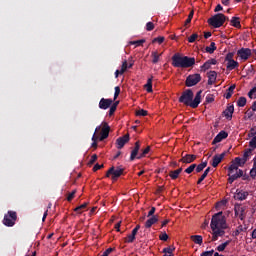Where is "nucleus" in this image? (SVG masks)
Listing matches in <instances>:
<instances>
[{"mask_svg": "<svg viewBox=\"0 0 256 256\" xmlns=\"http://www.w3.org/2000/svg\"><path fill=\"white\" fill-rule=\"evenodd\" d=\"M227 218L223 215V212H218L212 216L210 228L212 230L211 241H217L219 237L225 235V229H227Z\"/></svg>", "mask_w": 256, "mask_h": 256, "instance_id": "nucleus-1", "label": "nucleus"}, {"mask_svg": "<svg viewBox=\"0 0 256 256\" xmlns=\"http://www.w3.org/2000/svg\"><path fill=\"white\" fill-rule=\"evenodd\" d=\"M172 65L180 69H189V67H193V65H195V58L175 53L172 56Z\"/></svg>", "mask_w": 256, "mask_h": 256, "instance_id": "nucleus-2", "label": "nucleus"}, {"mask_svg": "<svg viewBox=\"0 0 256 256\" xmlns=\"http://www.w3.org/2000/svg\"><path fill=\"white\" fill-rule=\"evenodd\" d=\"M225 21H227V16L223 13H218L208 19V24L214 29H219V27H223Z\"/></svg>", "mask_w": 256, "mask_h": 256, "instance_id": "nucleus-3", "label": "nucleus"}, {"mask_svg": "<svg viewBox=\"0 0 256 256\" xmlns=\"http://www.w3.org/2000/svg\"><path fill=\"white\" fill-rule=\"evenodd\" d=\"M179 103H183L186 107L197 109V107H199V103H201V97H180Z\"/></svg>", "mask_w": 256, "mask_h": 256, "instance_id": "nucleus-4", "label": "nucleus"}, {"mask_svg": "<svg viewBox=\"0 0 256 256\" xmlns=\"http://www.w3.org/2000/svg\"><path fill=\"white\" fill-rule=\"evenodd\" d=\"M17 222V212L15 211H8L3 218V225H5L6 227H13L15 226V223Z\"/></svg>", "mask_w": 256, "mask_h": 256, "instance_id": "nucleus-5", "label": "nucleus"}, {"mask_svg": "<svg viewBox=\"0 0 256 256\" xmlns=\"http://www.w3.org/2000/svg\"><path fill=\"white\" fill-rule=\"evenodd\" d=\"M125 169L118 167L115 169V167H111L107 173H106V177H111L112 181H117V179H119L121 177V175H123ZM112 175V176H111Z\"/></svg>", "mask_w": 256, "mask_h": 256, "instance_id": "nucleus-6", "label": "nucleus"}, {"mask_svg": "<svg viewBox=\"0 0 256 256\" xmlns=\"http://www.w3.org/2000/svg\"><path fill=\"white\" fill-rule=\"evenodd\" d=\"M111 130V128L109 127V124H107V122H104L101 126H98L96 128V133L100 132V137L98 136V140L99 141H104V139H107V137H109V131Z\"/></svg>", "mask_w": 256, "mask_h": 256, "instance_id": "nucleus-7", "label": "nucleus"}, {"mask_svg": "<svg viewBox=\"0 0 256 256\" xmlns=\"http://www.w3.org/2000/svg\"><path fill=\"white\" fill-rule=\"evenodd\" d=\"M201 81V74H192L186 78V87H193Z\"/></svg>", "mask_w": 256, "mask_h": 256, "instance_id": "nucleus-8", "label": "nucleus"}, {"mask_svg": "<svg viewBox=\"0 0 256 256\" xmlns=\"http://www.w3.org/2000/svg\"><path fill=\"white\" fill-rule=\"evenodd\" d=\"M234 211H235V215L236 217H239L241 219V221H243V219H245V215H247L246 211L247 208L241 204H236L234 206Z\"/></svg>", "mask_w": 256, "mask_h": 256, "instance_id": "nucleus-9", "label": "nucleus"}, {"mask_svg": "<svg viewBox=\"0 0 256 256\" xmlns=\"http://www.w3.org/2000/svg\"><path fill=\"white\" fill-rule=\"evenodd\" d=\"M238 57L243 61H247L251 57V49L249 48H241L237 51Z\"/></svg>", "mask_w": 256, "mask_h": 256, "instance_id": "nucleus-10", "label": "nucleus"}, {"mask_svg": "<svg viewBox=\"0 0 256 256\" xmlns=\"http://www.w3.org/2000/svg\"><path fill=\"white\" fill-rule=\"evenodd\" d=\"M126 143H129V134H125L116 140L117 149H123Z\"/></svg>", "mask_w": 256, "mask_h": 256, "instance_id": "nucleus-11", "label": "nucleus"}, {"mask_svg": "<svg viewBox=\"0 0 256 256\" xmlns=\"http://www.w3.org/2000/svg\"><path fill=\"white\" fill-rule=\"evenodd\" d=\"M229 137V134L225 131H220L218 135L213 139L212 145H217V143H221L223 139H227Z\"/></svg>", "mask_w": 256, "mask_h": 256, "instance_id": "nucleus-12", "label": "nucleus"}, {"mask_svg": "<svg viewBox=\"0 0 256 256\" xmlns=\"http://www.w3.org/2000/svg\"><path fill=\"white\" fill-rule=\"evenodd\" d=\"M223 159H225V152L222 154H216L213 158H212V167H218L219 163H221V161H223Z\"/></svg>", "mask_w": 256, "mask_h": 256, "instance_id": "nucleus-13", "label": "nucleus"}, {"mask_svg": "<svg viewBox=\"0 0 256 256\" xmlns=\"http://www.w3.org/2000/svg\"><path fill=\"white\" fill-rule=\"evenodd\" d=\"M229 178H228V183H233L236 181V179H239V177H243V170H239L238 172H229Z\"/></svg>", "mask_w": 256, "mask_h": 256, "instance_id": "nucleus-14", "label": "nucleus"}, {"mask_svg": "<svg viewBox=\"0 0 256 256\" xmlns=\"http://www.w3.org/2000/svg\"><path fill=\"white\" fill-rule=\"evenodd\" d=\"M139 149H141V144L139 143V141H137L135 142L134 149L131 152L130 161H135V159H137V155L139 154Z\"/></svg>", "mask_w": 256, "mask_h": 256, "instance_id": "nucleus-15", "label": "nucleus"}, {"mask_svg": "<svg viewBox=\"0 0 256 256\" xmlns=\"http://www.w3.org/2000/svg\"><path fill=\"white\" fill-rule=\"evenodd\" d=\"M249 193L245 192V191H237L234 194V199H236V201H245V199H247Z\"/></svg>", "mask_w": 256, "mask_h": 256, "instance_id": "nucleus-16", "label": "nucleus"}, {"mask_svg": "<svg viewBox=\"0 0 256 256\" xmlns=\"http://www.w3.org/2000/svg\"><path fill=\"white\" fill-rule=\"evenodd\" d=\"M110 105H113V100L112 99L102 98L100 100V103H99L100 109H109Z\"/></svg>", "mask_w": 256, "mask_h": 256, "instance_id": "nucleus-17", "label": "nucleus"}, {"mask_svg": "<svg viewBox=\"0 0 256 256\" xmlns=\"http://www.w3.org/2000/svg\"><path fill=\"white\" fill-rule=\"evenodd\" d=\"M197 159V155L194 154H186L183 156L180 161L181 163H193Z\"/></svg>", "mask_w": 256, "mask_h": 256, "instance_id": "nucleus-18", "label": "nucleus"}, {"mask_svg": "<svg viewBox=\"0 0 256 256\" xmlns=\"http://www.w3.org/2000/svg\"><path fill=\"white\" fill-rule=\"evenodd\" d=\"M157 221H159V219L157 218V216H152L150 219H148L145 222V227L146 229H151V227H153V225H155V223H157Z\"/></svg>", "mask_w": 256, "mask_h": 256, "instance_id": "nucleus-19", "label": "nucleus"}, {"mask_svg": "<svg viewBox=\"0 0 256 256\" xmlns=\"http://www.w3.org/2000/svg\"><path fill=\"white\" fill-rule=\"evenodd\" d=\"M217 81V72L216 71H210L208 73V85H213Z\"/></svg>", "mask_w": 256, "mask_h": 256, "instance_id": "nucleus-20", "label": "nucleus"}, {"mask_svg": "<svg viewBox=\"0 0 256 256\" xmlns=\"http://www.w3.org/2000/svg\"><path fill=\"white\" fill-rule=\"evenodd\" d=\"M230 24L232 25V27H236V29H241V18L239 17H232V19L230 20Z\"/></svg>", "mask_w": 256, "mask_h": 256, "instance_id": "nucleus-21", "label": "nucleus"}, {"mask_svg": "<svg viewBox=\"0 0 256 256\" xmlns=\"http://www.w3.org/2000/svg\"><path fill=\"white\" fill-rule=\"evenodd\" d=\"M234 111L235 107L233 105L228 106L224 111L225 117H227V119H231V117H233Z\"/></svg>", "mask_w": 256, "mask_h": 256, "instance_id": "nucleus-22", "label": "nucleus"}, {"mask_svg": "<svg viewBox=\"0 0 256 256\" xmlns=\"http://www.w3.org/2000/svg\"><path fill=\"white\" fill-rule=\"evenodd\" d=\"M237 67H239V62L235 60H230L226 64V68L228 69V71H233V69H237Z\"/></svg>", "mask_w": 256, "mask_h": 256, "instance_id": "nucleus-23", "label": "nucleus"}, {"mask_svg": "<svg viewBox=\"0 0 256 256\" xmlns=\"http://www.w3.org/2000/svg\"><path fill=\"white\" fill-rule=\"evenodd\" d=\"M191 241H193L196 245H203V236L201 235H192L190 237Z\"/></svg>", "mask_w": 256, "mask_h": 256, "instance_id": "nucleus-24", "label": "nucleus"}, {"mask_svg": "<svg viewBox=\"0 0 256 256\" xmlns=\"http://www.w3.org/2000/svg\"><path fill=\"white\" fill-rule=\"evenodd\" d=\"M182 171H183V168H179L177 170L170 171L169 177H171V179H178L179 175H181Z\"/></svg>", "mask_w": 256, "mask_h": 256, "instance_id": "nucleus-25", "label": "nucleus"}, {"mask_svg": "<svg viewBox=\"0 0 256 256\" xmlns=\"http://www.w3.org/2000/svg\"><path fill=\"white\" fill-rule=\"evenodd\" d=\"M211 171V168L208 167L204 173L201 175V177L198 179L197 181V185H201V183H203V181H205V178L207 177V175H209V172Z\"/></svg>", "mask_w": 256, "mask_h": 256, "instance_id": "nucleus-26", "label": "nucleus"}, {"mask_svg": "<svg viewBox=\"0 0 256 256\" xmlns=\"http://www.w3.org/2000/svg\"><path fill=\"white\" fill-rule=\"evenodd\" d=\"M151 57H152V63L154 65H157V63H159V58L161 57V54H159L157 51H153L151 53Z\"/></svg>", "mask_w": 256, "mask_h": 256, "instance_id": "nucleus-27", "label": "nucleus"}, {"mask_svg": "<svg viewBox=\"0 0 256 256\" xmlns=\"http://www.w3.org/2000/svg\"><path fill=\"white\" fill-rule=\"evenodd\" d=\"M206 53L213 54L215 51H217V46H215V42H211L210 46H207L205 48Z\"/></svg>", "mask_w": 256, "mask_h": 256, "instance_id": "nucleus-28", "label": "nucleus"}, {"mask_svg": "<svg viewBox=\"0 0 256 256\" xmlns=\"http://www.w3.org/2000/svg\"><path fill=\"white\" fill-rule=\"evenodd\" d=\"M228 171L229 173H238L239 171H241V169H239V166L233 161L228 168Z\"/></svg>", "mask_w": 256, "mask_h": 256, "instance_id": "nucleus-29", "label": "nucleus"}, {"mask_svg": "<svg viewBox=\"0 0 256 256\" xmlns=\"http://www.w3.org/2000/svg\"><path fill=\"white\" fill-rule=\"evenodd\" d=\"M245 231H247V227L243 226V225H239L236 230L234 231V235L235 237L241 235V233H245Z\"/></svg>", "mask_w": 256, "mask_h": 256, "instance_id": "nucleus-30", "label": "nucleus"}, {"mask_svg": "<svg viewBox=\"0 0 256 256\" xmlns=\"http://www.w3.org/2000/svg\"><path fill=\"white\" fill-rule=\"evenodd\" d=\"M235 91V85L230 86L226 93H224L223 97H233V92Z\"/></svg>", "mask_w": 256, "mask_h": 256, "instance_id": "nucleus-31", "label": "nucleus"}, {"mask_svg": "<svg viewBox=\"0 0 256 256\" xmlns=\"http://www.w3.org/2000/svg\"><path fill=\"white\" fill-rule=\"evenodd\" d=\"M87 205H89V203L86 202V203L76 207L74 209L75 213H79V215H81V213H83V209H87Z\"/></svg>", "mask_w": 256, "mask_h": 256, "instance_id": "nucleus-32", "label": "nucleus"}, {"mask_svg": "<svg viewBox=\"0 0 256 256\" xmlns=\"http://www.w3.org/2000/svg\"><path fill=\"white\" fill-rule=\"evenodd\" d=\"M231 243V240H227L226 242L220 244L216 249L219 252H222L224 249H227V246Z\"/></svg>", "mask_w": 256, "mask_h": 256, "instance_id": "nucleus-33", "label": "nucleus"}, {"mask_svg": "<svg viewBox=\"0 0 256 256\" xmlns=\"http://www.w3.org/2000/svg\"><path fill=\"white\" fill-rule=\"evenodd\" d=\"M234 162L236 163V165L238 167H243V165H245L247 163L243 158H240V157H236L234 159Z\"/></svg>", "mask_w": 256, "mask_h": 256, "instance_id": "nucleus-34", "label": "nucleus"}, {"mask_svg": "<svg viewBox=\"0 0 256 256\" xmlns=\"http://www.w3.org/2000/svg\"><path fill=\"white\" fill-rule=\"evenodd\" d=\"M253 154V150L252 149H247L244 154L242 159L245 160L246 162L249 161V157Z\"/></svg>", "mask_w": 256, "mask_h": 256, "instance_id": "nucleus-35", "label": "nucleus"}, {"mask_svg": "<svg viewBox=\"0 0 256 256\" xmlns=\"http://www.w3.org/2000/svg\"><path fill=\"white\" fill-rule=\"evenodd\" d=\"M127 69H129V64L127 63V60H124L120 69V75H123Z\"/></svg>", "mask_w": 256, "mask_h": 256, "instance_id": "nucleus-36", "label": "nucleus"}, {"mask_svg": "<svg viewBox=\"0 0 256 256\" xmlns=\"http://www.w3.org/2000/svg\"><path fill=\"white\" fill-rule=\"evenodd\" d=\"M173 251H175V247L173 245L168 246L162 250L163 253H168V255H173Z\"/></svg>", "mask_w": 256, "mask_h": 256, "instance_id": "nucleus-37", "label": "nucleus"}, {"mask_svg": "<svg viewBox=\"0 0 256 256\" xmlns=\"http://www.w3.org/2000/svg\"><path fill=\"white\" fill-rule=\"evenodd\" d=\"M149 151H151V146H147L142 153L140 154V156L137 157V159H141L143 157H145L146 155L149 154Z\"/></svg>", "mask_w": 256, "mask_h": 256, "instance_id": "nucleus-38", "label": "nucleus"}, {"mask_svg": "<svg viewBox=\"0 0 256 256\" xmlns=\"http://www.w3.org/2000/svg\"><path fill=\"white\" fill-rule=\"evenodd\" d=\"M194 95L193 90L187 89L182 93L181 97H194Z\"/></svg>", "mask_w": 256, "mask_h": 256, "instance_id": "nucleus-39", "label": "nucleus"}, {"mask_svg": "<svg viewBox=\"0 0 256 256\" xmlns=\"http://www.w3.org/2000/svg\"><path fill=\"white\" fill-rule=\"evenodd\" d=\"M145 43V39L136 40V41H130L129 45H136V47H141Z\"/></svg>", "mask_w": 256, "mask_h": 256, "instance_id": "nucleus-40", "label": "nucleus"}, {"mask_svg": "<svg viewBox=\"0 0 256 256\" xmlns=\"http://www.w3.org/2000/svg\"><path fill=\"white\" fill-rule=\"evenodd\" d=\"M237 105L238 107H245V105H247V99L245 97L239 98Z\"/></svg>", "mask_w": 256, "mask_h": 256, "instance_id": "nucleus-41", "label": "nucleus"}, {"mask_svg": "<svg viewBox=\"0 0 256 256\" xmlns=\"http://www.w3.org/2000/svg\"><path fill=\"white\" fill-rule=\"evenodd\" d=\"M145 87H146V91L148 93H151V91H153V84H152L151 78L148 79L147 84L145 85Z\"/></svg>", "mask_w": 256, "mask_h": 256, "instance_id": "nucleus-42", "label": "nucleus"}, {"mask_svg": "<svg viewBox=\"0 0 256 256\" xmlns=\"http://www.w3.org/2000/svg\"><path fill=\"white\" fill-rule=\"evenodd\" d=\"M205 167H207V162H202L201 164L196 166V173H201V171H203Z\"/></svg>", "mask_w": 256, "mask_h": 256, "instance_id": "nucleus-43", "label": "nucleus"}, {"mask_svg": "<svg viewBox=\"0 0 256 256\" xmlns=\"http://www.w3.org/2000/svg\"><path fill=\"white\" fill-rule=\"evenodd\" d=\"M117 105H119V101H115L113 105L110 107L109 115H113V113L117 111Z\"/></svg>", "mask_w": 256, "mask_h": 256, "instance_id": "nucleus-44", "label": "nucleus"}, {"mask_svg": "<svg viewBox=\"0 0 256 256\" xmlns=\"http://www.w3.org/2000/svg\"><path fill=\"white\" fill-rule=\"evenodd\" d=\"M77 193V190H73L72 192H70L67 196V201L69 203H71L73 201V199H75V194Z\"/></svg>", "mask_w": 256, "mask_h": 256, "instance_id": "nucleus-45", "label": "nucleus"}, {"mask_svg": "<svg viewBox=\"0 0 256 256\" xmlns=\"http://www.w3.org/2000/svg\"><path fill=\"white\" fill-rule=\"evenodd\" d=\"M196 167H197V164L190 165L188 168L185 169V173H187L188 175L191 174L192 172L195 171Z\"/></svg>", "mask_w": 256, "mask_h": 256, "instance_id": "nucleus-46", "label": "nucleus"}, {"mask_svg": "<svg viewBox=\"0 0 256 256\" xmlns=\"http://www.w3.org/2000/svg\"><path fill=\"white\" fill-rule=\"evenodd\" d=\"M201 71L205 72L211 69V64H209L208 60L200 67Z\"/></svg>", "mask_w": 256, "mask_h": 256, "instance_id": "nucleus-47", "label": "nucleus"}, {"mask_svg": "<svg viewBox=\"0 0 256 256\" xmlns=\"http://www.w3.org/2000/svg\"><path fill=\"white\" fill-rule=\"evenodd\" d=\"M165 41V37L163 36H158L156 38H154L152 40V43H159V45H161V43H163Z\"/></svg>", "mask_w": 256, "mask_h": 256, "instance_id": "nucleus-48", "label": "nucleus"}, {"mask_svg": "<svg viewBox=\"0 0 256 256\" xmlns=\"http://www.w3.org/2000/svg\"><path fill=\"white\" fill-rule=\"evenodd\" d=\"M199 38V35L197 33L192 34L189 38H188V42L189 43H195V41H197V39Z\"/></svg>", "mask_w": 256, "mask_h": 256, "instance_id": "nucleus-49", "label": "nucleus"}, {"mask_svg": "<svg viewBox=\"0 0 256 256\" xmlns=\"http://www.w3.org/2000/svg\"><path fill=\"white\" fill-rule=\"evenodd\" d=\"M136 115H137L138 117H147V111H146V110H143V109L138 110V111H136Z\"/></svg>", "mask_w": 256, "mask_h": 256, "instance_id": "nucleus-50", "label": "nucleus"}, {"mask_svg": "<svg viewBox=\"0 0 256 256\" xmlns=\"http://www.w3.org/2000/svg\"><path fill=\"white\" fill-rule=\"evenodd\" d=\"M233 57H235V53L229 52V53L226 55V57H225V61H226V62L234 61V60H233Z\"/></svg>", "mask_w": 256, "mask_h": 256, "instance_id": "nucleus-51", "label": "nucleus"}, {"mask_svg": "<svg viewBox=\"0 0 256 256\" xmlns=\"http://www.w3.org/2000/svg\"><path fill=\"white\" fill-rule=\"evenodd\" d=\"M99 140V136L97 135V133H95L92 137V141H94L92 143V147H97V141Z\"/></svg>", "mask_w": 256, "mask_h": 256, "instance_id": "nucleus-52", "label": "nucleus"}, {"mask_svg": "<svg viewBox=\"0 0 256 256\" xmlns=\"http://www.w3.org/2000/svg\"><path fill=\"white\" fill-rule=\"evenodd\" d=\"M154 29H155V24H153V22H148L146 24V30L153 31Z\"/></svg>", "mask_w": 256, "mask_h": 256, "instance_id": "nucleus-53", "label": "nucleus"}, {"mask_svg": "<svg viewBox=\"0 0 256 256\" xmlns=\"http://www.w3.org/2000/svg\"><path fill=\"white\" fill-rule=\"evenodd\" d=\"M159 239H160V241H167V239H169V235H167L165 232H163L159 235Z\"/></svg>", "mask_w": 256, "mask_h": 256, "instance_id": "nucleus-54", "label": "nucleus"}, {"mask_svg": "<svg viewBox=\"0 0 256 256\" xmlns=\"http://www.w3.org/2000/svg\"><path fill=\"white\" fill-rule=\"evenodd\" d=\"M250 177H252V179H256V166H253L250 170Z\"/></svg>", "mask_w": 256, "mask_h": 256, "instance_id": "nucleus-55", "label": "nucleus"}, {"mask_svg": "<svg viewBox=\"0 0 256 256\" xmlns=\"http://www.w3.org/2000/svg\"><path fill=\"white\" fill-rule=\"evenodd\" d=\"M95 161H97V154H94L91 156L88 165H93L95 163Z\"/></svg>", "mask_w": 256, "mask_h": 256, "instance_id": "nucleus-56", "label": "nucleus"}, {"mask_svg": "<svg viewBox=\"0 0 256 256\" xmlns=\"http://www.w3.org/2000/svg\"><path fill=\"white\" fill-rule=\"evenodd\" d=\"M111 253H113V248H108L101 254V256H109Z\"/></svg>", "mask_w": 256, "mask_h": 256, "instance_id": "nucleus-57", "label": "nucleus"}, {"mask_svg": "<svg viewBox=\"0 0 256 256\" xmlns=\"http://www.w3.org/2000/svg\"><path fill=\"white\" fill-rule=\"evenodd\" d=\"M254 115V111L249 109L245 112V117H247L248 119H251V117H253Z\"/></svg>", "mask_w": 256, "mask_h": 256, "instance_id": "nucleus-58", "label": "nucleus"}, {"mask_svg": "<svg viewBox=\"0 0 256 256\" xmlns=\"http://www.w3.org/2000/svg\"><path fill=\"white\" fill-rule=\"evenodd\" d=\"M133 241H135V236L133 234L128 235L126 243H133Z\"/></svg>", "mask_w": 256, "mask_h": 256, "instance_id": "nucleus-59", "label": "nucleus"}, {"mask_svg": "<svg viewBox=\"0 0 256 256\" xmlns=\"http://www.w3.org/2000/svg\"><path fill=\"white\" fill-rule=\"evenodd\" d=\"M252 95L256 97V86L248 92V97H251Z\"/></svg>", "mask_w": 256, "mask_h": 256, "instance_id": "nucleus-60", "label": "nucleus"}, {"mask_svg": "<svg viewBox=\"0 0 256 256\" xmlns=\"http://www.w3.org/2000/svg\"><path fill=\"white\" fill-rule=\"evenodd\" d=\"M121 93V88L119 86L115 87L114 97H119V94Z\"/></svg>", "mask_w": 256, "mask_h": 256, "instance_id": "nucleus-61", "label": "nucleus"}, {"mask_svg": "<svg viewBox=\"0 0 256 256\" xmlns=\"http://www.w3.org/2000/svg\"><path fill=\"white\" fill-rule=\"evenodd\" d=\"M217 95H219V92L217 91H214L213 93L206 92V97H217Z\"/></svg>", "mask_w": 256, "mask_h": 256, "instance_id": "nucleus-62", "label": "nucleus"}, {"mask_svg": "<svg viewBox=\"0 0 256 256\" xmlns=\"http://www.w3.org/2000/svg\"><path fill=\"white\" fill-rule=\"evenodd\" d=\"M213 253H214L213 250H211V251H206V252H203V253L201 254V256H213Z\"/></svg>", "mask_w": 256, "mask_h": 256, "instance_id": "nucleus-63", "label": "nucleus"}, {"mask_svg": "<svg viewBox=\"0 0 256 256\" xmlns=\"http://www.w3.org/2000/svg\"><path fill=\"white\" fill-rule=\"evenodd\" d=\"M99 169H103V164H96L94 167H93V171H99Z\"/></svg>", "mask_w": 256, "mask_h": 256, "instance_id": "nucleus-64", "label": "nucleus"}]
</instances>
